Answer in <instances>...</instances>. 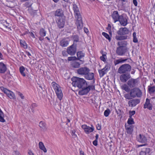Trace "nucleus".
Listing matches in <instances>:
<instances>
[{
    "instance_id": "nucleus-63",
    "label": "nucleus",
    "mask_w": 155,
    "mask_h": 155,
    "mask_svg": "<svg viewBox=\"0 0 155 155\" xmlns=\"http://www.w3.org/2000/svg\"><path fill=\"white\" fill-rule=\"evenodd\" d=\"M98 136H99L98 134H96V135L95 136L96 139L95 140H97V139H98Z\"/></svg>"
},
{
    "instance_id": "nucleus-55",
    "label": "nucleus",
    "mask_w": 155,
    "mask_h": 155,
    "mask_svg": "<svg viewBox=\"0 0 155 155\" xmlns=\"http://www.w3.org/2000/svg\"><path fill=\"white\" fill-rule=\"evenodd\" d=\"M93 143L94 146H97V140H95L94 141H93Z\"/></svg>"
},
{
    "instance_id": "nucleus-16",
    "label": "nucleus",
    "mask_w": 155,
    "mask_h": 155,
    "mask_svg": "<svg viewBox=\"0 0 155 155\" xmlns=\"http://www.w3.org/2000/svg\"><path fill=\"white\" fill-rule=\"evenodd\" d=\"M120 18L119 20L121 25L125 26L127 24V20L126 17H123L122 15H120Z\"/></svg>"
},
{
    "instance_id": "nucleus-33",
    "label": "nucleus",
    "mask_w": 155,
    "mask_h": 155,
    "mask_svg": "<svg viewBox=\"0 0 155 155\" xmlns=\"http://www.w3.org/2000/svg\"><path fill=\"white\" fill-rule=\"evenodd\" d=\"M121 88L123 90H124L127 92H129L130 90L129 87L126 84H124L121 86Z\"/></svg>"
},
{
    "instance_id": "nucleus-26",
    "label": "nucleus",
    "mask_w": 155,
    "mask_h": 155,
    "mask_svg": "<svg viewBox=\"0 0 155 155\" xmlns=\"http://www.w3.org/2000/svg\"><path fill=\"white\" fill-rule=\"evenodd\" d=\"M39 126L44 130H45L47 129L46 124L43 121H41L39 122Z\"/></svg>"
},
{
    "instance_id": "nucleus-28",
    "label": "nucleus",
    "mask_w": 155,
    "mask_h": 155,
    "mask_svg": "<svg viewBox=\"0 0 155 155\" xmlns=\"http://www.w3.org/2000/svg\"><path fill=\"white\" fill-rule=\"evenodd\" d=\"M39 147L40 149L46 153L47 152V150L45 147L43 143L42 142H40L39 143Z\"/></svg>"
},
{
    "instance_id": "nucleus-31",
    "label": "nucleus",
    "mask_w": 155,
    "mask_h": 155,
    "mask_svg": "<svg viewBox=\"0 0 155 155\" xmlns=\"http://www.w3.org/2000/svg\"><path fill=\"white\" fill-rule=\"evenodd\" d=\"M127 36H118L117 35L115 37V38L117 40H120V41L122 40L126 39L127 38Z\"/></svg>"
},
{
    "instance_id": "nucleus-42",
    "label": "nucleus",
    "mask_w": 155,
    "mask_h": 155,
    "mask_svg": "<svg viewBox=\"0 0 155 155\" xmlns=\"http://www.w3.org/2000/svg\"><path fill=\"white\" fill-rule=\"evenodd\" d=\"M133 41L134 43H137L138 42L137 38L136 37V34L135 32H134L133 34Z\"/></svg>"
},
{
    "instance_id": "nucleus-53",
    "label": "nucleus",
    "mask_w": 155,
    "mask_h": 155,
    "mask_svg": "<svg viewBox=\"0 0 155 155\" xmlns=\"http://www.w3.org/2000/svg\"><path fill=\"white\" fill-rule=\"evenodd\" d=\"M116 112L118 114H119L120 116L121 114V111L120 110L118 109V110H116Z\"/></svg>"
},
{
    "instance_id": "nucleus-25",
    "label": "nucleus",
    "mask_w": 155,
    "mask_h": 155,
    "mask_svg": "<svg viewBox=\"0 0 155 155\" xmlns=\"http://www.w3.org/2000/svg\"><path fill=\"white\" fill-rule=\"evenodd\" d=\"M60 45L62 47H64L67 46L68 45V41L65 39L61 40L60 42Z\"/></svg>"
},
{
    "instance_id": "nucleus-15",
    "label": "nucleus",
    "mask_w": 155,
    "mask_h": 155,
    "mask_svg": "<svg viewBox=\"0 0 155 155\" xmlns=\"http://www.w3.org/2000/svg\"><path fill=\"white\" fill-rule=\"evenodd\" d=\"M143 108L144 109L147 108L150 110H152L153 105L151 104L150 103V100L148 98L146 99V102L143 106Z\"/></svg>"
},
{
    "instance_id": "nucleus-35",
    "label": "nucleus",
    "mask_w": 155,
    "mask_h": 155,
    "mask_svg": "<svg viewBox=\"0 0 155 155\" xmlns=\"http://www.w3.org/2000/svg\"><path fill=\"white\" fill-rule=\"evenodd\" d=\"M99 72L100 77H102L107 73V72L103 68L101 70H99Z\"/></svg>"
},
{
    "instance_id": "nucleus-24",
    "label": "nucleus",
    "mask_w": 155,
    "mask_h": 155,
    "mask_svg": "<svg viewBox=\"0 0 155 155\" xmlns=\"http://www.w3.org/2000/svg\"><path fill=\"white\" fill-rule=\"evenodd\" d=\"M127 59H123V58H121L119 59H116L114 61V64L116 65L119 64L120 63H124V62L127 61Z\"/></svg>"
},
{
    "instance_id": "nucleus-51",
    "label": "nucleus",
    "mask_w": 155,
    "mask_h": 155,
    "mask_svg": "<svg viewBox=\"0 0 155 155\" xmlns=\"http://www.w3.org/2000/svg\"><path fill=\"white\" fill-rule=\"evenodd\" d=\"M75 131L74 130H72L71 131V135L73 137H77V135H76L75 133Z\"/></svg>"
},
{
    "instance_id": "nucleus-13",
    "label": "nucleus",
    "mask_w": 155,
    "mask_h": 155,
    "mask_svg": "<svg viewBox=\"0 0 155 155\" xmlns=\"http://www.w3.org/2000/svg\"><path fill=\"white\" fill-rule=\"evenodd\" d=\"M130 77V74H121L120 77V79L122 82H125Z\"/></svg>"
},
{
    "instance_id": "nucleus-17",
    "label": "nucleus",
    "mask_w": 155,
    "mask_h": 155,
    "mask_svg": "<svg viewBox=\"0 0 155 155\" xmlns=\"http://www.w3.org/2000/svg\"><path fill=\"white\" fill-rule=\"evenodd\" d=\"M112 17L114 23L118 21L120 18V15H119L118 12L116 11H114L113 12Z\"/></svg>"
},
{
    "instance_id": "nucleus-4",
    "label": "nucleus",
    "mask_w": 155,
    "mask_h": 155,
    "mask_svg": "<svg viewBox=\"0 0 155 155\" xmlns=\"http://www.w3.org/2000/svg\"><path fill=\"white\" fill-rule=\"evenodd\" d=\"M131 69V67L129 64L122 65L118 68V72L120 74H124L130 72Z\"/></svg>"
},
{
    "instance_id": "nucleus-19",
    "label": "nucleus",
    "mask_w": 155,
    "mask_h": 155,
    "mask_svg": "<svg viewBox=\"0 0 155 155\" xmlns=\"http://www.w3.org/2000/svg\"><path fill=\"white\" fill-rule=\"evenodd\" d=\"M82 90L79 91V94L80 95H83L87 94L90 91V89L86 87H82Z\"/></svg>"
},
{
    "instance_id": "nucleus-5",
    "label": "nucleus",
    "mask_w": 155,
    "mask_h": 155,
    "mask_svg": "<svg viewBox=\"0 0 155 155\" xmlns=\"http://www.w3.org/2000/svg\"><path fill=\"white\" fill-rule=\"evenodd\" d=\"M130 94L133 98L140 97L142 95L141 90L138 88H134L130 90Z\"/></svg>"
},
{
    "instance_id": "nucleus-64",
    "label": "nucleus",
    "mask_w": 155,
    "mask_h": 155,
    "mask_svg": "<svg viewBox=\"0 0 155 155\" xmlns=\"http://www.w3.org/2000/svg\"><path fill=\"white\" fill-rule=\"evenodd\" d=\"M80 155H84V152L82 151H81L80 152Z\"/></svg>"
},
{
    "instance_id": "nucleus-48",
    "label": "nucleus",
    "mask_w": 155,
    "mask_h": 155,
    "mask_svg": "<svg viewBox=\"0 0 155 155\" xmlns=\"http://www.w3.org/2000/svg\"><path fill=\"white\" fill-rule=\"evenodd\" d=\"M106 56L105 54H103L102 56L100 57V59L102 61H106Z\"/></svg>"
},
{
    "instance_id": "nucleus-44",
    "label": "nucleus",
    "mask_w": 155,
    "mask_h": 155,
    "mask_svg": "<svg viewBox=\"0 0 155 155\" xmlns=\"http://www.w3.org/2000/svg\"><path fill=\"white\" fill-rule=\"evenodd\" d=\"M110 112V110H109V109H107V110H106L104 112V115L106 117H108V115H109Z\"/></svg>"
},
{
    "instance_id": "nucleus-32",
    "label": "nucleus",
    "mask_w": 155,
    "mask_h": 155,
    "mask_svg": "<svg viewBox=\"0 0 155 155\" xmlns=\"http://www.w3.org/2000/svg\"><path fill=\"white\" fill-rule=\"evenodd\" d=\"M148 90L149 91V93L150 94L153 93L154 92H155V86H148Z\"/></svg>"
},
{
    "instance_id": "nucleus-23",
    "label": "nucleus",
    "mask_w": 155,
    "mask_h": 155,
    "mask_svg": "<svg viewBox=\"0 0 155 155\" xmlns=\"http://www.w3.org/2000/svg\"><path fill=\"white\" fill-rule=\"evenodd\" d=\"M7 70L6 67L3 63H0V73H3L5 72Z\"/></svg>"
},
{
    "instance_id": "nucleus-7",
    "label": "nucleus",
    "mask_w": 155,
    "mask_h": 155,
    "mask_svg": "<svg viewBox=\"0 0 155 155\" xmlns=\"http://www.w3.org/2000/svg\"><path fill=\"white\" fill-rule=\"evenodd\" d=\"M127 84L130 88H134L137 86L138 84V81L137 79L131 78L128 80Z\"/></svg>"
},
{
    "instance_id": "nucleus-43",
    "label": "nucleus",
    "mask_w": 155,
    "mask_h": 155,
    "mask_svg": "<svg viewBox=\"0 0 155 155\" xmlns=\"http://www.w3.org/2000/svg\"><path fill=\"white\" fill-rule=\"evenodd\" d=\"M127 123L129 124H134L133 119L131 117H130L128 119Z\"/></svg>"
},
{
    "instance_id": "nucleus-30",
    "label": "nucleus",
    "mask_w": 155,
    "mask_h": 155,
    "mask_svg": "<svg viewBox=\"0 0 155 155\" xmlns=\"http://www.w3.org/2000/svg\"><path fill=\"white\" fill-rule=\"evenodd\" d=\"M127 42L124 41H118L117 43L119 47H125V46L127 45Z\"/></svg>"
},
{
    "instance_id": "nucleus-59",
    "label": "nucleus",
    "mask_w": 155,
    "mask_h": 155,
    "mask_svg": "<svg viewBox=\"0 0 155 155\" xmlns=\"http://www.w3.org/2000/svg\"><path fill=\"white\" fill-rule=\"evenodd\" d=\"M111 28V26L110 24H108V26H107V29L108 30H110Z\"/></svg>"
},
{
    "instance_id": "nucleus-34",
    "label": "nucleus",
    "mask_w": 155,
    "mask_h": 155,
    "mask_svg": "<svg viewBox=\"0 0 155 155\" xmlns=\"http://www.w3.org/2000/svg\"><path fill=\"white\" fill-rule=\"evenodd\" d=\"M77 56L78 57V59L80 60L84 57V54L82 51H79L77 53Z\"/></svg>"
},
{
    "instance_id": "nucleus-14",
    "label": "nucleus",
    "mask_w": 155,
    "mask_h": 155,
    "mask_svg": "<svg viewBox=\"0 0 155 155\" xmlns=\"http://www.w3.org/2000/svg\"><path fill=\"white\" fill-rule=\"evenodd\" d=\"M125 47H118L117 48L116 53L119 55H123L126 52Z\"/></svg>"
},
{
    "instance_id": "nucleus-62",
    "label": "nucleus",
    "mask_w": 155,
    "mask_h": 155,
    "mask_svg": "<svg viewBox=\"0 0 155 155\" xmlns=\"http://www.w3.org/2000/svg\"><path fill=\"white\" fill-rule=\"evenodd\" d=\"M28 153L29 155H34L33 153L31 151H29Z\"/></svg>"
},
{
    "instance_id": "nucleus-21",
    "label": "nucleus",
    "mask_w": 155,
    "mask_h": 155,
    "mask_svg": "<svg viewBox=\"0 0 155 155\" xmlns=\"http://www.w3.org/2000/svg\"><path fill=\"white\" fill-rule=\"evenodd\" d=\"M54 15L55 16L62 17L64 15V12L61 9H58L55 11Z\"/></svg>"
},
{
    "instance_id": "nucleus-6",
    "label": "nucleus",
    "mask_w": 155,
    "mask_h": 155,
    "mask_svg": "<svg viewBox=\"0 0 155 155\" xmlns=\"http://www.w3.org/2000/svg\"><path fill=\"white\" fill-rule=\"evenodd\" d=\"M1 89L10 98L13 99H15V94L12 92L3 87H1Z\"/></svg>"
},
{
    "instance_id": "nucleus-52",
    "label": "nucleus",
    "mask_w": 155,
    "mask_h": 155,
    "mask_svg": "<svg viewBox=\"0 0 155 155\" xmlns=\"http://www.w3.org/2000/svg\"><path fill=\"white\" fill-rule=\"evenodd\" d=\"M18 95L22 99H24V97L23 96V95L22 93H21L20 92H18Z\"/></svg>"
},
{
    "instance_id": "nucleus-37",
    "label": "nucleus",
    "mask_w": 155,
    "mask_h": 155,
    "mask_svg": "<svg viewBox=\"0 0 155 155\" xmlns=\"http://www.w3.org/2000/svg\"><path fill=\"white\" fill-rule=\"evenodd\" d=\"M19 70L21 74L23 76L25 77L26 76V74L24 72L25 71V68L23 66H21Z\"/></svg>"
},
{
    "instance_id": "nucleus-60",
    "label": "nucleus",
    "mask_w": 155,
    "mask_h": 155,
    "mask_svg": "<svg viewBox=\"0 0 155 155\" xmlns=\"http://www.w3.org/2000/svg\"><path fill=\"white\" fill-rule=\"evenodd\" d=\"M30 35L33 38H35V36L34 34L31 32H29Z\"/></svg>"
},
{
    "instance_id": "nucleus-57",
    "label": "nucleus",
    "mask_w": 155,
    "mask_h": 155,
    "mask_svg": "<svg viewBox=\"0 0 155 155\" xmlns=\"http://www.w3.org/2000/svg\"><path fill=\"white\" fill-rule=\"evenodd\" d=\"M97 129L98 130H100L101 129V126L100 124H98L97 125Z\"/></svg>"
},
{
    "instance_id": "nucleus-1",
    "label": "nucleus",
    "mask_w": 155,
    "mask_h": 155,
    "mask_svg": "<svg viewBox=\"0 0 155 155\" xmlns=\"http://www.w3.org/2000/svg\"><path fill=\"white\" fill-rule=\"evenodd\" d=\"M73 9L76 19V24L78 29H81L83 27L82 17L80 11L77 6L75 4H73Z\"/></svg>"
},
{
    "instance_id": "nucleus-58",
    "label": "nucleus",
    "mask_w": 155,
    "mask_h": 155,
    "mask_svg": "<svg viewBox=\"0 0 155 155\" xmlns=\"http://www.w3.org/2000/svg\"><path fill=\"white\" fill-rule=\"evenodd\" d=\"M133 2L135 6H137V2L136 0H133Z\"/></svg>"
},
{
    "instance_id": "nucleus-40",
    "label": "nucleus",
    "mask_w": 155,
    "mask_h": 155,
    "mask_svg": "<svg viewBox=\"0 0 155 155\" xmlns=\"http://www.w3.org/2000/svg\"><path fill=\"white\" fill-rule=\"evenodd\" d=\"M4 115L3 112L0 113V121L2 122H4L5 120L4 119Z\"/></svg>"
},
{
    "instance_id": "nucleus-56",
    "label": "nucleus",
    "mask_w": 155,
    "mask_h": 155,
    "mask_svg": "<svg viewBox=\"0 0 155 155\" xmlns=\"http://www.w3.org/2000/svg\"><path fill=\"white\" fill-rule=\"evenodd\" d=\"M14 152L15 153L14 155H21L18 151H14Z\"/></svg>"
},
{
    "instance_id": "nucleus-49",
    "label": "nucleus",
    "mask_w": 155,
    "mask_h": 155,
    "mask_svg": "<svg viewBox=\"0 0 155 155\" xmlns=\"http://www.w3.org/2000/svg\"><path fill=\"white\" fill-rule=\"evenodd\" d=\"M37 106V105L36 104L33 103L31 105L30 108L31 110H32V111L34 112V110H33V108H34L35 107H36Z\"/></svg>"
},
{
    "instance_id": "nucleus-20",
    "label": "nucleus",
    "mask_w": 155,
    "mask_h": 155,
    "mask_svg": "<svg viewBox=\"0 0 155 155\" xmlns=\"http://www.w3.org/2000/svg\"><path fill=\"white\" fill-rule=\"evenodd\" d=\"M137 139L138 141L142 143H145L147 140L146 137L144 135L140 134L137 136Z\"/></svg>"
},
{
    "instance_id": "nucleus-38",
    "label": "nucleus",
    "mask_w": 155,
    "mask_h": 155,
    "mask_svg": "<svg viewBox=\"0 0 155 155\" xmlns=\"http://www.w3.org/2000/svg\"><path fill=\"white\" fill-rule=\"evenodd\" d=\"M102 35H103L104 36V37H105L107 39H108L109 41L110 42V41L111 38H110L108 34H107L105 32H103L102 33Z\"/></svg>"
},
{
    "instance_id": "nucleus-2",
    "label": "nucleus",
    "mask_w": 155,
    "mask_h": 155,
    "mask_svg": "<svg viewBox=\"0 0 155 155\" xmlns=\"http://www.w3.org/2000/svg\"><path fill=\"white\" fill-rule=\"evenodd\" d=\"M72 84L73 86L79 88L86 87L87 84L86 81L82 78L74 77L72 78Z\"/></svg>"
},
{
    "instance_id": "nucleus-61",
    "label": "nucleus",
    "mask_w": 155,
    "mask_h": 155,
    "mask_svg": "<svg viewBox=\"0 0 155 155\" xmlns=\"http://www.w3.org/2000/svg\"><path fill=\"white\" fill-rule=\"evenodd\" d=\"M84 31L86 33H88V29L87 28H84Z\"/></svg>"
},
{
    "instance_id": "nucleus-47",
    "label": "nucleus",
    "mask_w": 155,
    "mask_h": 155,
    "mask_svg": "<svg viewBox=\"0 0 155 155\" xmlns=\"http://www.w3.org/2000/svg\"><path fill=\"white\" fill-rule=\"evenodd\" d=\"M110 65L109 64H107L105 68L103 69H104L107 72L110 69Z\"/></svg>"
},
{
    "instance_id": "nucleus-12",
    "label": "nucleus",
    "mask_w": 155,
    "mask_h": 155,
    "mask_svg": "<svg viewBox=\"0 0 155 155\" xmlns=\"http://www.w3.org/2000/svg\"><path fill=\"white\" fill-rule=\"evenodd\" d=\"M129 32L128 29L126 27L120 28L117 32V34L120 35L128 34Z\"/></svg>"
},
{
    "instance_id": "nucleus-10",
    "label": "nucleus",
    "mask_w": 155,
    "mask_h": 155,
    "mask_svg": "<svg viewBox=\"0 0 155 155\" xmlns=\"http://www.w3.org/2000/svg\"><path fill=\"white\" fill-rule=\"evenodd\" d=\"M65 22V20L62 17H59L56 21L57 25L60 28L64 27Z\"/></svg>"
},
{
    "instance_id": "nucleus-46",
    "label": "nucleus",
    "mask_w": 155,
    "mask_h": 155,
    "mask_svg": "<svg viewBox=\"0 0 155 155\" xmlns=\"http://www.w3.org/2000/svg\"><path fill=\"white\" fill-rule=\"evenodd\" d=\"M124 97L127 99L130 100L132 98V97L130 94H130H127L124 95Z\"/></svg>"
},
{
    "instance_id": "nucleus-8",
    "label": "nucleus",
    "mask_w": 155,
    "mask_h": 155,
    "mask_svg": "<svg viewBox=\"0 0 155 155\" xmlns=\"http://www.w3.org/2000/svg\"><path fill=\"white\" fill-rule=\"evenodd\" d=\"M90 71V69L86 67L80 68L77 70V72L78 74L83 75L84 76L86 74H87V73H88Z\"/></svg>"
},
{
    "instance_id": "nucleus-27",
    "label": "nucleus",
    "mask_w": 155,
    "mask_h": 155,
    "mask_svg": "<svg viewBox=\"0 0 155 155\" xmlns=\"http://www.w3.org/2000/svg\"><path fill=\"white\" fill-rule=\"evenodd\" d=\"M125 127L127 130V133L129 134H131L133 131V126L131 125H128L127 126H125Z\"/></svg>"
},
{
    "instance_id": "nucleus-36",
    "label": "nucleus",
    "mask_w": 155,
    "mask_h": 155,
    "mask_svg": "<svg viewBox=\"0 0 155 155\" xmlns=\"http://www.w3.org/2000/svg\"><path fill=\"white\" fill-rule=\"evenodd\" d=\"M39 34L41 37H44L46 35V31L43 28H42L40 30Z\"/></svg>"
},
{
    "instance_id": "nucleus-18",
    "label": "nucleus",
    "mask_w": 155,
    "mask_h": 155,
    "mask_svg": "<svg viewBox=\"0 0 155 155\" xmlns=\"http://www.w3.org/2000/svg\"><path fill=\"white\" fill-rule=\"evenodd\" d=\"M140 102V101L138 99H134L130 100L128 102L129 106L131 107H134L137 104H138Z\"/></svg>"
},
{
    "instance_id": "nucleus-45",
    "label": "nucleus",
    "mask_w": 155,
    "mask_h": 155,
    "mask_svg": "<svg viewBox=\"0 0 155 155\" xmlns=\"http://www.w3.org/2000/svg\"><path fill=\"white\" fill-rule=\"evenodd\" d=\"M73 38L74 42H77L79 41V38L78 35H74L73 36Z\"/></svg>"
},
{
    "instance_id": "nucleus-54",
    "label": "nucleus",
    "mask_w": 155,
    "mask_h": 155,
    "mask_svg": "<svg viewBox=\"0 0 155 155\" xmlns=\"http://www.w3.org/2000/svg\"><path fill=\"white\" fill-rule=\"evenodd\" d=\"M87 87L89 88L90 89V90L91 89L93 90L94 89V86L93 85H89Z\"/></svg>"
},
{
    "instance_id": "nucleus-9",
    "label": "nucleus",
    "mask_w": 155,
    "mask_h": 155,
    "mask_svg": "<svg viewBox=\"0 0 155 155\" xmlns=\"http://www.w3.org/2000/svg\"><path fill=\"white\" fill-rule=\"evenodd\" d=\"M82 128L84 130L85 133L87 134L92 132L94 130V128L92 126H91V127L86 125H83L82 126Z\"/></svg>"
},
{
    "instance_id": "nucleus-11",
    "label": "nucleus",
    "mask_w": 155,
    "mask_h": 155,
    "mask_svg": "<svg viewBox=\"0 0 155 155\" xmlns=\"http://www.w3.org/2000/svg\"><path fill=\"white\" fill-rule=\"evenodd\" d=\"M76 51V48L73 45L68 48L67 52L68 54L71 55H74L75 54Z\"/></svg>"
},
{
    "instance_id": "nucleus-3",
    "label": "nucleus",
    "mask_w": 155,
    "mask_h": 155,
    "mask_svg": "<svg viewBox=\"0 0 155 155\" xmlns=\"http://www.w3.org/2000/svg\"><path fill=\"white\" fill-rule=\"evenodd\" d=\"M51 84L55 91L58 98L60 100H61L63 95L61 87L59 85L54 82H53Z\"/></svg>"
},
{
    "instance_id": "nucleus-39",
    "label": "nucleus",
    "mask_w": 155,
    "mask_h": 155,
    "mask_svg": "<svg viewBox=\"0 0 155 155\" xmlns=\"http://www.w3.org/2000/svg\"><path fill=\"white\" fill-rule=\"evenodd\" d=\"M20 44L21 46H22L25 48H27V46L26 43L22 40H20Z\"/></svg>"
},
{
    "instance_id": "nucleus-50",
    "label": "nucleus",
    "mask_w": 155,
    "mask_h": 155,
    "mask_svg": "<svg viewBox=\"0 0 155 155\" xmlns=\"http://www.w3.org/2000/svg\"><path fill=\"white\" fill-rule=\"evenodd\" d=\"M135 113V111L134 110H133L132 111H129V115H130V117H132V116Z\"/></svg>"
},
{
    "instance_id": "nucleus-29",
    "label": "nucleus",
    "mask_w": 155,
    "mask_h": 155,
    "mask_svg": "<svg viewBox=\"0 0 155 155\" xmlns=\"http://www.w3.org/2000/svg\"><path fill=\"white\" fill-rule=\"evenodd\" d=\"M71 65L72 67L75 68H78L80 67V64L76 61H72L71 62Z\"/></svg>"
},
{
    "instance_id": "nucleus-22",
    "label": "nucleus",
    "mask_w": 155,
    "mask_h": 155,
    "mask_svg": "<svg viewBox=\"0 0 155 155\" xmlns=\"http://www.w3.org/2000/svg\"><path fill=\"white\" fill-rule=\"evenodd\" d=\"M94 74L93 73L90 72L87 73V74H85L84 76L85 78L88 80H92L94 78Z\"/></svg>"
},
{
    "instance_id": "nucleus-41",
    "label": "nucleus",
    "mask_w": 155,
    "mask_h": 155,
    "mask_svg": "<svg viewBox=\"0 0 155 155\" xmlns=\"http://www.w3.org/2000/svg\"><path fill=\"white\" fill-rule=\"evenodd\" d=\"M78 60V58L75 56H72L68 57V60L69 61H74Z\"/></svg>"
}]
</instances>
